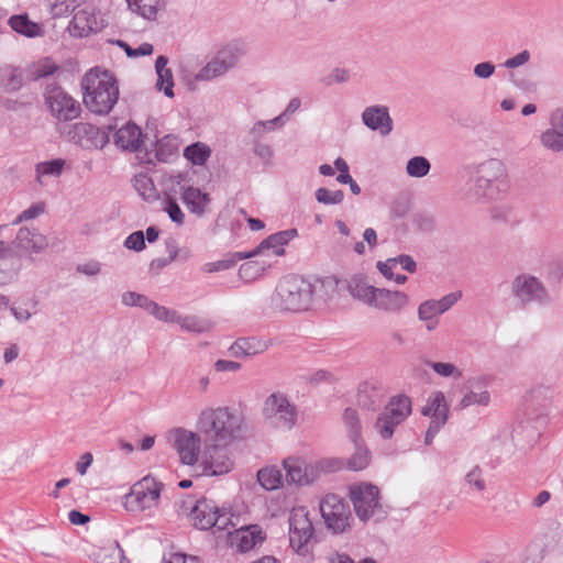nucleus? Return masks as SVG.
<instances>
[{"label":"nucleus","instance_id":"f8f14e48","mask_svg":"<svg viewBox=\"0 0 563 563\" xmlns=\"http://www.w3.org/2000/svg\"><path fill=\"white\" fill-rule=\"evenodd\" d=\"M163 487L164 485L161 482H157L151 475H146L132 486L128 498L140 510L151 509L158 505Z\"/></svg>","mask_w":563,"mask_h":563},{"label":"nucleus","instance_id":"2f4dec72","mask_svg":"<svg viewBox=\"0 0 563 563\" xmlns=\"http://www.w3.org/2000/svg\"><path fill=\"white\" fill-rule=\"evenodd\" d=\"M267 344L255 338H240L229 349L234 357H246L263 353Z\"/></svg>","mask_w":563,"mask_h":563},{"label":"nucleus","instance_id":"72a5a7b5","mask_svg":"<svg viewBox=\"0 0 563 563\" xmlns=\"http://www.w3.org/2000/svg\"><path fill=\"white\" fill-rule=\"evenodd\" d=\"M129 8L146 20H155L157 13L165 9V0H126Z\"/></svg>","mask_w":563,"mask_h":563},{"label":"nucleus","instance_id":"bf43d9fd","mask_svg":"<svg viewBox=\"0 0 563 563\" xmlns=\"http://www.w3.org/2000/svg\"><path fill=\"white\" fill-rule=\"evenodd\" d=\"M462 297V294L456 292H450L445 296H443L441 299H431L433 303L435 305L438 311L442 314L446 311H449Z\"/></svg>","mask_w":563,"mask_h":563},{"label":"nucleus","instance_id":"6e6d98bb","mask_svg":"<svg viewBox=\"0 0 563 563\" xmlns=\"http://www.w3.org/2000/svg\"><path fill=\"white\" fill-rule=\"evenodd\" d=\"M428 365L442 377L461 378L462 371L452 363L429 362Z\"/></svg>","mask_w":563,"mask_h":563},{"label":"nucleus","instance_id":"2eb2a0df","mask_svg":"<svg viewBox=\"0 0 563 563\" xmlns=\"http://www.w3.org/2000/svg\"><path fill=\"white\" fill-rule=\"evenodd\" d=\"M174 448L183 464L194 465L198 461L201 440L199 434L186 429H176L173 433Z\"/></svg>","mask_w":563,"mask_h":563},{"label":"nucleus","instance_id":"de8ad7c7","mask_svg":"<svg viewBox=\"0 0 563 563\" xmlns=\"http://www.w3.org/2000/svg\"><path fill=\"white\" fill-rule=\"evenodd\" d=\"M430 162L423 156H415L407 162V174L415 178H421L429 174Z\"/></svg>","mask_w":563,"mask_h":563},{"label":"nucleus","instance_id":"a19ab883","mask_svg":"<svg viewBox=\"0 0 563 563\" xmlns=\"http://www.w3.org/2000/svg\"><path fill=\"white\" fill-rule=\"evenodd\" d=\"M211 155V150L208 145L201 142L194 143L184 150V156L194 165H203Z\"/></svg>","mask_w":563,"mask_h":563},{"label":"nucleus","instance_id":"e2e57ef3","mask_svg":"<svg viewBox=\"0 0 563 563\" xmlns=\"http://www.w3.org/2000/svg\"><path fill=\"white\" fill-rule=\"evenodd\" d=\"M466 483L474 487L476 490L482 492L485 489L486 484L482 476V470L478 466L473 467L465 476Z\"/></svg>","mask_w":563,"mask_h":563},{"label":"nucleus","instance_id":"7ed1b4c3","mask_svg":"<svg viewBox=\"0 0 563 563\" xmlns=\"http://www.w3.org/2000/svg\"><path fill=\"white\" fill-rule=\"evenodd\" d=\"M508 189L505 165L496 158L487 159L475 167L472 184L466 197L475 202L495 199Z\"/></svg>","mask_w":563,"mask_h":563},{"label":"nucleus","instance_id":"7c9ffc66","mask_svg":"<svg viewBox=\"0 0 563 563\" xmlns=\"http://www.w3.org/2000/svg\"><path fill=\"white\" fill-rule=\"evenodd\" d=\"M168 58L164 55H161L156 58L155 62V70L157 75L156 89L159 91H164V95L168 98L174 97V78L173 73L169 68H167Z\"/></svg>","mask_w":563,"mask_h":563},{"label":"nucleus","instance_id":"4be33fe9","mask_svg":"<svg viewBox=\"0 0 563 563\" xmlns=\"http://www.w3.org/2000/svg\"><path fill=\"white\" fill-rule=\"evenodd\" d=\"M217 514L218 505L212 499L202 497L190 507L189 518L196 529L209 530L212 528L211 521Z\"/></svg>","mask_w":563,"mask_h":563},{"label":"nucleus","instance_id":"bb28decb","mask_svg":"<svg viewBox=\"0 0 563 563\" xmlns=\"http://www.w3.org/2000/svg\"><path fill=\"white\" fill-rule=\"evenodd\" d=\"M114 144L124 151L136 152L142 144V131L133 122H129L114 133Z\"/></svg>","mask_w":563,"mask_h":563},{"label":"nucleus","instance_id":"79ce46f5","mask_svg":"<svg viewBox=\"0 0 563 563\" xmlns=\"http://www.w3.org/2000/svg\"><path fill=\"white\" fill-rule=\"evenodd\" d=\"M98 563H130L118 542L102 548L97 554Z\"/></svg>","mask_w":563,"mask_h":563},{"label":"nucleus","instance_id":"0e129e2a","mask_svg":"<svg viewBox=\"0 0 563 563\" xmlns=\"http://www.w3.org/2000/svg\"><path fill=\"white\" fill-rule=\"evenodd\" d=\"M278 123L279 124L284 123L283 115H278L275 119L268 120V121H258L253 125V128L250 131V134L254 137V140H257V139L262 137L264 135V133L266 132L267 124L277 125Z\"/></svg>","mask_w":563,"mask_h":563},{"label":"nucleus","instance_id":"69168bd1","mask_svg":"<svg viewBox=\"0 0 563 563\" xmlns=\"http://www.w3.org/2000/svg\"><path fill=\"white\" fill-rule=\"evenodd\" d=\"M496 70V66L492 62H482L474 66L473 73L476 78L488 79Z\"/></svg>","mask_w":563,"mask_h":563},{"label":"nucleus","instance_id":"393cba45","mask_svg":"<svg viewBox=\"0 0 563 563\" xmlns=\"http://www.w3.org/2000/svg\"><path fill=\"white\" fill-rule=\"evenodd\" d=\"M385 390L382 384L364 382L360 384L356 399L357 405L367 410L379 408L384 401Z\"/></svg>","mask_w":563,"mask_h":563},{"label":"nucleus","instance_id":"ea45409f","mask_svg":"<svg viewBox=\"0 0 563 563\" xmlns=\"http://www.w3.org/2000/svg\"><path fill=\"white\" fill-rule=\"evenodd\" d=\"M249 258L246 252H236L230 254L228 257L217 261V262H210L206 263L202 266V271L205 273H216L221 271H227L233 267L239 261Z\"/></svg>","mask_w":563,"mask_h":563},{"label":"nucleus","instance_id":"5fc2aeb1","mask_svg":"<svg viewBox=\"0 0 563 563\" xmlns=\"http://www.w3.org/2000/svg\"><path fill=\"white\" fill-rule=\"evenodd\" d=\"M316 199L318 202L323 205H338L343 201L344 192L342 190L331 191L321 187L316 191Z\"/></svg>","mask_w":563,"mask_h":563},{"label":"nucleus","instance_id":"cd10ccee","mask_svg":"<svg viewBox=\"0 0 563 563\" xmlns=\"http://www.w3.org/2000/svg\"><path fill=\"white\" fill-rule=\"evenodd\" d=\"M347 292L357 301L369 307L377 287L369 285L363 275H354L345 282Z\"/></svg>","mask_w":563,"mask_h":563},{"label":"nucleus","instance_id":"b1692460","mask_svg":"<svg viewBox=\"0 0 563 563\" xmlns=\"http://www.w3.org/2000/svg\"><path fill=\"white\" fill-rule=\"evenodd\" d=\"M340 292V280L333 276L310 280V306L314 300L328 302Z\"/></svg>","mask_w":563,"mask_h":563},{"label":"nucleus","instance_id":"6e6552de","mask_svg":"<svg viewBox=\"0 0 563 563\" xmlns=\"http://www.w3.org/2000/svg\"><path fill=\"white\" fill-rule=\"evenodd\" d=\"M350 498L356 516L366 522L369 518L382 512L379 489L369 483H361L350 487Z\"/></svg>","mask_w":563,"mask_h":563},{"label":"nucleus","instance_id":"3c124183","mask_svg":"<svg viewBox=\"0 0 563 563\" xmlns=\"http://www.w3.org/2000/svg\"><path fill=\"white\" fill-rule=\"evenodd\" d=\"M231 514L225 508L218 507V514L213 516L211 521L212 528L216 531H231V528H234V523L232 522Z\"/></svg>","mask_w":563,"mask_h":563},{"label":"nucleus","instance_id":"aec40b11","mask_svg":"<svg viewBox=\"0 0 563 563\" xmlns=\"http://www.w3.org/2000/svg\"><path fill=\"white\" fill-rule=\"evenodd\" d=\"M103 27L102 21L93 10L81 9L75 12L68 25V31L71 36L84 37L90 33H96Z\"/></svg>","mask_w":563,"mask_h":563},{"label":"nucleus","instance_id":"49530a36","mask_svg":"<svg viewBox=\"0 0 563 563\" xmlns=\"http://www.w3.org/2000/svg\"><path fill=\"white\" fill-rule=\"evenodd\" d=\"M490 401V395L486 389L481 391L470 390L467 391L460 402L457 404V409H465L471 406H487Z\"/></svg>","mask_w":563,"mask_h":563},{"label":"nucleus","instance_id":"a18cd8bd","mask_svg":"<svg viewBox=\"0 0 563 563\" xmlns=\"http://www.w3.org/2000/svg\"><path fill=\"white\" fill-rule=\"evenodd\" d=\"M134 188L143 197L145 200H154L156 199V189L154 187V183L152 178L144 173H141L134 178Z\"/></svg>","mask_w":563,"mask_h":563},{"label":"nucleus","instance_id":"4c0bfd02","mask_svg":"<svg viewBox=\"0 0 563 563\" xmlns=\"http://www.w3.org/2000/svg\"><path fill=\"white\" fill-rule=\"evenodd\" d=\"M176 323H178L184 331L194 333L208 332L213 325L212 322L207 319H202L197 316H181L179 313L176 319Z\"/></svg>","mask_w":563,"mask_h":563},{"label":"nucleus","instance_id":"9d476101","mask_svg":"<svg viewBox=\"0 0 563 563\" xmlns=\"http://www.w3.org/2000/svg\"><path fill=\"white\" fill-rule=\"evenodd\" d=\"M66 137L85 150L103 148L109 143V134L88 122H77L70 125Z\"/></svg>","mask_w":563,"mask_h":563},{"label":"nucleus","instance_id":"5701e85b","mask_svg":"<svg viewBox=\"0 0 563 563\" xmlns=\"http://www.w3.org/2000/svg\"><path fill=\"white\" fill-rule=\"evenodd\" d=\"M298 235L297 229H288L271 234L264 239L254 250L246 252L249 258L262 254L265 250H273L276 256L285 254L284 245L288 244L292 239Z\"/></svg>","mask_w":563,"mask_h":563},{"label":"nucleus","instance_id":"473e14b6","mask_svg":"<svg viewBox=\"0 0 563 563\" xmlns=\"http://www.w3.org/2000/svg\"><path fill=\"white\" fill-rule=\"evenodd\" d=\"M183 200L192 213L200 217L205 213L206 207L210 202V197L198 188L188 187L184 190Z\"/></svg>","mask_w":563,"mask_h":563},{"label":"nucleus","instance_id":"58836bf2","mask_svg":"<svg viewBox=\"0 0 563 563\" xmlns=\"http://www.w3.org/2000/svg\"><path fill=\"white\" fill-rule=\"evenodd\" d=\"M355 451L353 455L346 460V467L351 471H362L369 464L371 454L368 449L364 445L363 440L354 443Z\"/></svg>","mask_w":563,"mask_h":563},{"label":"nucleus","instance_id":"6ab92c4d","mask_svg":"<svg viewBox=\"0 0 563 563\" xmlns=\"http://www.w3.org/2000/svg\"><path fill=\"white\" fill-rule=\"evenodd\" d=\"M228 539L232 547H236L240 552H247L254 549L257 544H262L265 540V534L261 527L251 525L241 527L234 531L228 532Z\"/></svg>","mask_w":563,"mask_h":563},{"label":"nucleus","instance_id":"20e7f679","mask_svg":"<svg viewBox=\"0 0 563 563\" xmlns=\"http://www.w3.org/2000/svg\"><path fill=\"white\" fill-rule=\"evenodd\" d=\"M271 307L276 312L298 313L310 308V280L298 275H287L279 279L271 298Z\"/></svg>","mask_w":563,"mask_h":563},{"label":"nucleus","instance_id":"9b49d317","mask_svg":"<svg viewBox=\"0 0 563 563\" xmlns=\"http://www.w3.org/2000/svg\"><path fill=\"white\" fill-rule=\"evenodd\" d=\"M514 297L521 306L530 303H544L548 301V292L542 283L534 276L521 274L515 277L511 284Z\"/></svg>","mask_w":563,"mask_h":563},{"label":"nucleus","instance_id":"0eeeda50","mask_svg":"<svg viewBox=\"0 0 563 563\" xmlns=\"http://www.w3.org/2000/svg\"><path fill=\"white\" fill-rule=\"evenodd\" d=\"M44 98L52 115L59 121H71L80 115L79 102L56 84L46 86Z\"/></svg>","mask_w":563,"mask_h":563},{"label":"nucleus","instance_id":"dca6fc26","mask_svg":"<svg viewBox=\"0 0 563 563\" xmlns=\"http://www.w3.org/2000/svg\"><path fill=\"white\" fill-rule=\"evenodd\" d=\"M283 466L286 471L285 481L289 485H309L318 477V468L301 459H285Z\"/></svg>","mask_w":563,"mask_h":563},{"label":"nucleus","instance_id":"c03bdc74","mask_svg":"<svg viewBox=\"0 0 563 563\" xmlns=\"http://www.w3.org/2000/svg\"><path fill=\"white\" fill-rule=\"evenodd\" d=\"M243 55L244 48L239 45H228L217 53V57H219L228 70L234 68Z\"/></svg>","mask_w":563,"mask_h":563},{"label":"nucleus","instance_id":"864d4df0","mask_svg":"<svg viewBox=\"0 0 563 563\" xmlns=\"http://www.w3.org/2000/svg\"><path fill=\"white\" fill-rule=\"evenodd\" d=\"M147 312L154 316L159 321L170 323H176V319L178 317V312L176 310H172L164 306H159L155 301H152Z\"/></svg>","mask_w":563,"mask_h":563},{"label":"nucleus","instance_id":"1a4fd4ad","mask_svg":"<svg viewBox=\"0 0 563 563\" xmlns=\"http://www.w3.org/2000/svg\"><path fill=\"white\" fill-rule=\"evenodd\" d=\"M320 511L327 527L334 533H343L350 528L352 515L349 504L338 495H327L320 503Z\"/></svg>","mask_w":563,"mask_h":563},{"label":"nucleus","instance_id":"c85d7f7f","mask_svg":"<svg viewBox=\"0 0 563 563\" xmlns=\"http://www.w3.org/2000/svg\"><path fill=\"white\" fill-rule=\"evenodd\" d=\"M421 413L430 417L431 421L443 419V423H446L449 407L445 402L444 394L440 390L431 393L427 399V404L421 409Z\"/></svg>","mask_w":563,"mask_h":563},{"label":"nucleus","instance_id":"f03ea898","mask_svg":"<svg viewBox=\"0 0 563 563\" xmlns=\"http://www.w3.org/2000/svg\"><path fill=\"white\" fill-rule=\"evenodd\" d=\"M84 103L95 114H108L119 99V87L109 71L89 70L82 78Z\"/></svg>","mask_w":563,"mask_h":563},{"label":"nucleus","instance_id":"8fccbe9b","mask_svg":"<svg viewBox=\"0 0 563 563\" xmlns=\"http://www.w3.org/2000/svg\"><path fill=\"white\" fill-rule=\"evenodd\" d=\"M121 301L126 307H140L147 311L153 300L135 291H125L121 296Z\"/></svg>","mask_w":563,"mask_h":563},{"label":"nucleus","instance_id":"680f3d73","mask_svg":"<svg viewBox=\"0 0 563 563\" xmlns=\"http://www.w3.org/2000/svg\"><path fill=\"white\" fill-rule=\"evenodd\" d=\"M124 246L129 250L140 252L145 249V235L142 231L131 233L124 241Z\"/></svg>","mask_w":563,"mask_h":563},{"label":"nucleus","instance_id":"09e8293b","mask_svg":"<svg viewBox=\"0 0 563 563\" xmlns=\"http://www.w3.org/2000/svg\"><path fill=\"white\" fill-rule=\"evenodd\" d=\"M65 161L56 158L47 162H42L36 165L37 180L41 183V176H59L63 172Z\"/></svg>","mask_w":563,"mask_h":563},{"label":"nucleus","instance_id":"ddd939ff","mask_svg":"<svg viewBox=\"0 0 563 563\" xmlns=\"http://www.w3.org/2000/svg\"><path fill=\"white\" fill-rule=\"evenodd\" d=\"M200 465L205 475L218 476L229 473L233 467V461L223 444L213 443L202 452Z\"/></svg>","mask_w":563,"mask_h":563},{"label":"nucleus","instance_id":"13d9d810","mask_svg":"<svg viewBox=\"0 0 563 563\" xmlns=\"http://www.w3.org/2000/svg\"><path fill=\"white\" fill-rule=\"evenodd\" d=\"M45 211V205L43 202H35L32 206H30L27 209H25L23 212H21L13 221V224H19L23 221H29L32 219L37 218Z\"/></svg>","mask_w":563,"mask_h":563},{"label":"nucleus","instance_id":"338daca9","mask_svg":"<svg viewBox=\"0 0 563 563\" xmlns=\"http://www.w3.org/2000/svg\"><path fill=\"white\" fill-rule=\"evenodd\" d=\"M350 78V71L347 69L336 67L328 75L327 85L347 82Z\"/></svg>","mask_w":563,"mask_h":563},{"label":"nucleus","instance_id":"a878e982","mask_svg":"<svg viewBox=\"0 0 563 563\" xmlns=\"http://www.w3.org/2000/svg\"><path fill=\"white\" fill-rule=\"evenodd\" d=\"M15 247L22 252L40 253L48 245L45 235L30 228H21L14 240Z\"/></svg>","mask_w":563,"mask_h":563},{"label":"nucleus","instance_id":"f704fd0d","mask_svg":"<svg viewBox=\"0 0 563 563\" xmlns=\"http://www.w3.org/2000/svg\"><path fill=\"white\" fill-rule=\"evenodd\" d=\"M440 314L431 299L422 301L417 309L419 321L424 323L426 330L429 332L434 331L439 327Z\"/></svg>","mask_w":563,"mask_h":563},{"label":"nucleus","instance_id":"39448f33","mask_svg":"<svg viewBox=\"0 0 563 563\" xmlns=\"http://www.w3.org/2000/svg\"><path fill=\"white\" fill-rule=\"evenodd\" d=\"M262 415L269 426L283 430H290L297 421L295 405L282 393H273L265 399Z\"/></svg>","mask_w":563,"mask_h":563},{"label":"nucleus","instance_id":"774afa93","mask_svg":"<svg viewBox=\"0 0 563 563\" xmlns=\"http://www.w3.org/2000/svg\"><path fill=\"white\" fill-rule=\"evenodd\" d=\"M529 59H530V53L525 49V51L518 53L517 55H515L514 57L508 58L504 63V66L506 68H510V69L518 68V67L525 65L526 63H528Z\"/></svg>","mask_w":563,"mask_h":563},{"label":"nucleus","instance_id":"c756f323","mask_svg":"<svg viewBox=\"0 0 563 563\" xmlns=\"http://www.w3.org/2000/svg\"><path fill=\"white\" fill-rule=\"evenodd\" d=\"M8 24L10 27L26 37H42L44 36V30L41 24L30 20L27 14H16L10 16Z\"/></svg>","mask_w":563,"mask_h":563},{"label":"nucleus","instance_id":"c9c22d12","mask_svg":"<svg viewBox=\"0 0 563 563\" xmlns=\"http://www.w3.org/2000/svg\"><path fill=\"white\" fill-rule=\"evenodd\" d=\"M257 481L266 490H275L283 486L284 476L276 466H267L257 472Z\"/></svg>","mask_w":563,"mask_h":563},{"label":"nucleus","instance_id":"e433bc0d","mask_svg":"<svg viewBox=\"0 0 563 563\" xmlns=\"http://www.w3.org/2000/svg\"><path fill=\"white\" fill-rule=\"evenodd\" d=\"M343 423L347 432L349 439L353 443L362 440V423L360 415L354 408H346L343 412Z\"/></svg>","mask_w":563,"mask_h":563},{"label":"nucleus","instance_id":"4468645a","mask_svg":"<svg viewBox=\"0 0 563 563\" xmlns=\"http://www.w3.org/2000/svg\"><path fill=\"white\" fill-rule=\"evenodd\" d=\"M409 302V296L404 291L377 287L369 308L385 314H400Z\"/></svg>","mask_w":563,"mask_h":563},{"label":"nucleus","instance_id":"4d7b16f0","mask_svg":"<svg viewBox=\"0 0 563 563\" xmlns=\"http://www.w3.org/2000/svg\"><path fill=\"white\" fill-rule=\"evenodd\" d=\"M53 19L68 15L73 8L67 0H45Z\"/></svg>","mask_w":563,"mask_h":563},{"label":"nucleus","instance_id":"052dcab7","mask_svg":"<svg viewBox=\"0 0 563 563\" xmlns=\"http://www.w3.org/2000/svg\"><path fill=\"white\" fill-rule=\"evenodd\" d=\"M262 273V267L256 262H247L240 266L239 276L244 280H253Z\"/></svg>","mask_w":563,"mask_h":563},{"label":"nucleus","instance_id":"37998d69","mask_svg":"<svg viewBox=\"0 0 563 563\" xmlns=\"http://www.w3.org/2000/svg\"><path fill=\"white\" fill-rule=\"evenodd\" d=\"M229 70L222 64V62L217 57V55L206 65L203 66L196 75V79L200 81L212 80L217 77H220L227 74Z\"/></svg>","mask_w":563,"mask_h":563},{"label":"nucleus","instance_id":"412c9836","mask_svg":"<svg viewBox=\"0 0 563 563\" xmlns=\"http://www.w3.org/2000/svg\"><path fill=\"white\" fill-rule=\"evenodd\" d=\"M363 123L372 131L386 136L393 131V119L386 106H369L362 113Z\"/></svg>","mask_w":563,"mask_h":563},{"label":"nucleus","instance_id":"423d86ee","mask_svg":"<svg viewBox=\"0 0 563 563\" xmlns=\"http://www.w3.org/2000/svg\"><path fill=\"white\" fill-rule=\"evenodd\" d=\"M411 413V400L405 395L393 397L376 419L374 428L383 439H390L395 428Z\"/></svg>","mask_w":563,"mask_h":563},{"label":"nucleus","instance_id":"f3484780","mask_svg":"<svg viewBox=\"0 0 563 563\" xmlns=\"http://www.w3.org/2000/svg\"><path fill=\"white\" fill-rule=\"evenodd\" d=\"M313 534L312 522L302 509L294 510L289 518V542L292 548L301 549Z\"/></svg>","mask_w":563,"mask_h":563},{"label":"nucleus","instance_id":"a211bd4d","mask_svg":"<svg viewBox=\"0 0 563 563\" xmlns=\"http://www.w3.org/2000/svg\"><path fill=\"white\" fill-rule=\"evenodd\" d=\"M550 126L540 134L541 145L553 152L563 151V108L551 112L549 118Z\"/></svg>","mask_w":563,"mask_h":563},{"label":"nucleus","instance_id":"f257e3e1","mask_svg":"<svg viewBox=\"0 0 563 563\" xmlns=\"http://www.w3.org/2000/svg\"><path fill=\"white\" fill-rule=\"evenodd\" d=\"M243 416L230 407L207 408L198 418V429L213 443L227 445L242 433Z\"/></svg>","mask_w":563,"mask_h":563},{"label":"nucleus","instance_id":"603ef678","mask_svg":"<svg viewBox=\"0 0 563 563\" xmlns=\"http://www.w3.org/2000/svg\"><path fill=\"white\" fill-rule=\"evenodd\" d=\"M13 255L0 258V286L9 283L15 275L18 267Z\"/></svg>","mask_w":563,"mask_h":563}]
</instances>
